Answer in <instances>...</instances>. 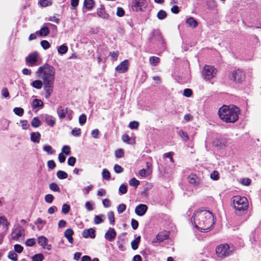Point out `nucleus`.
I'll return each instance as SVG.
<instances>
[{
	"mask_svg": "<svg viewBox=\"0 0 261 261\" xmlns=\"http://www.w3.org/2000/svg\"><path fill=\"white\" fill-rule=\"evenodd\" d=\"M103 220L101 218V216H95L94 217V223L96 224H98L102 223Z\"/></svg>",
	"mask_w": 261,
	"mask_h": 261,
	"instance_id": "64",
	"label": "nucleus"
},
{
	"mask_svg": "<svg viewBox=\"0 0 261 261\" xmlns=\"http://www.w3.org/2000/svg\"><path fill=\"white\" fill-rule=\"evenodd\" d=\"M233 247L227 244H221L216 249V252L218 257L224 258L229 256L233 251Z\"/></svg>",
	"mask_w": 261,
	"mask_h": 261,
	"instance_id": "5",
	"label": "nucleus"
},
{
	"mask_svg": "<svg viewBox=\"0 0 261 261\" xmlns=\"http://www.w3.org/2000/svg\"><path fill=\"white\" fill-rule=\"evenodd\" d=\"M129 185L136 188L140 185V181L135 177L132 178L129 180Z\"/></svg>",
	"mask_w": 261,
	"mask_h": 261,
	"instance_id": "37",
	"label": "nucleus"
},
{
	"mask_svg": "<svg viewBox=\"0 0 261 261\" xmlns=\"http://www.w3.org/2000/svg\"><path fill=\"white\" fill-rule=\"evenodd\" d=\"M108 217L111 225H114L115 222L114 214L113 212H110L108 214Z\"/></svg>",
	"mask_w": 261,
	"mask_h": 261,
	"instance_id": "44",
	"label": "nucleus"
},
{
	"mask_svg": "<svg viewBox=\"0 0 261 261\" xmlns=\"http://www.w3.org/2000/svg\"><path fill=\"white\" fill-rule=\"evenodd\" d=\"M71 134L74 137H79L81 134V129L80 128L75 127L71 130Z\"/></svg>",
	"mask_w": 261,
	"mask_h": 261,
	"instance_id": "41",
	"label": "nucleus"
},
{
	"mask_svg": "<svg viewBox=\"0 0 261 261\" xmlns=\"http://www.w3.org/2000/svg\"><path fill=\"white\" fill-rule=\"evenodd\" d=\"M23 248L19 244H16L14 245V251L20 253L22 252Z\"/></svg>",
	"mask_w": 261,
	"mask_h": 261,
	"instance_id": "57",
	"label": "nucleus"
},
{
	"mask_svg": "<svg viewBox=\"0 0 261 261\" xmlns=\"http://www.w3.org/2000/svg\"><path fill=\"white\" fill-rule=\"evenodd\" d=\"M57 176L60 179H65L68 177V174L65 171L59 170L57 173Z\"/></svg>",
	"mask_w": 261,
	"mask_h": 261,
	"instance_id": "35",
	"label": "nucleus"
},
{
	"mask_svg": "<svg viewBox=\"0 0 261 261\" xmlns=\"http://www.w3.org/2000/svg\"><path fill=\"white\" fill-rule=\"evenodd\" d=\"M39 57V54L37 51H34L30 54L25 58V62L27 64L31 66L37 65V62L38 61Z\"/></svg>",
	"mask_w": 261,
	"mask_h": 261,
	"instance_id": "9",
	"label": "nucleus"
},
{
	"mask_svg": "<svg viewBox=\"0 0 261 261\" xmlns=\"http://www.w3.org/2000/svg\"><path fill=\"white\" fill-rule=\"evenodd\" d=\"M62 151L66 155H69L70 153V148L69 146L64 145L62 147Z\"/></svg>",
	"mask_w": 261,
	"mask_h": 261,
	"instance_id": "59",
	"label": "nucleus"
},
{
	"mask_svg": "<svg viewBox=\"0 0 261 261\" xmlns=\"http://www.w3.org/2000/svg\"><path fill=\"white\" fill-rule=\"evenodd\" d=\"M79 123L81 125H83L86 122L87 117L85 114H82L79 117Z\"/></svg>",
	"mask_w": 261,
	"mask_h": 261,
	"instance_id": "49",
	"label": "nucleus"
},
{
	"mask_svg": "<svg viewBox=\"0 0 261 261\" xmlns=\"http://www.w3.org/2000/svg\"><path fill=\"white\" fill-rule=\"evenodd\" d=\"M8 257L13 261L17 260V255L15 251H10L8 253Z\"/></svg>",
	"mask_w": 261,
	"mask_h": 261,
	"instance_id": "40",
	"label": "nucleus"
},
{
	"mask_svg": "<svg viewBox=\"0 0 261 261\" xmlns=\"http://www.w3.org/2000/svg\"><path fill=\"white\" fill-rule=\"evenodd\" d=\"M128 126L130 129H137L139 126V122L136 121H132L129 123Z\"/></svg>",
	"mask_w": 261,
	"mask_h": 261,
	"instance_id": "55",
	"label": "nucleus"
},
{
	"mask_svg": "<svg viewBox=\"0 0 261 261\" xmlns=\"http://www.w3.org/2000/svg\"><path fill=\"white\" fill-rule=\"evenodd\" d=\"M45 200L47 203H50L54 200V196L51 194H47L45 196Z\"/></svg>",
	"mask_w": 261,
	"mask_h": 261,
	"instance_id": "54",
	"label": "nucleus"
},
{
	"mask_svg": "<svg viewBox=\"0 0 261 261\" xmlns=\"http://www.w3.org/2000/svg\"><path fill=\"white\" fill-rule=\"evenodd\" d=\"M102 176L103 179L109 180L111 177L110 172L107 169H103L102 172Z\"/></svg>",
	"mask_w": 261,
	"mask_h": 261,
	"instance_id": "38",
	"label": "nucleus"
},
{
	"mask_svg": "<svg viewBox=\"0 0 261 261\" xmlns=\"http://www.w3.org/2000/svg\"><path fill=\"white\" fill-rule=\"evenodd\" d=\"M24 237V229L22 226L18 225L14 228L11 233V238L12 240H18L20 239H23Z\"/></svg>",
	"mask_w": 261,
	"mask_h": 261,
	"instance_id": "8",
	"label": "nucleus"
},
{
	"mask_svg": "<svg viewBox=\"0 0 261 261\" xmlns=\"http://www.w3.org/2000/svg\"><path fill=\"white\" fill-rule=\"evenodd\" d=\"M41 122L40 120L37 117H34L31 121L32 126H33L34 127H36V128L40 126L41 125Z\"/></svg>",
	"mask_w": 261,
	"mask_h": 261,
	"instance_id": "33",
	"label": "nucleus"
},
{
	"mask_svg": "<svg viewBox=\"0 0 261 261\" xmlns=\"http://www.w3.org/2000/svg\"><path fill=\"white\" fill-rule=\"evenodd\" d=\"M43 259L44 256L41 253L35 254L32 257V260L33 261H42Z\"/></svg>",
	"mask_w": 261,
	"mask_h": 261,
	"instance_id": "43",
	"label": "nucleus"
},
{
	"mask_svg": "<svg viewBox=\"0 0 261 261\" xmlns=\"http://www.w3.org/2000/svg\"><path fill=\"white\" fill-rule=\"evenodd\" d=\"M140 239V236H138L131 242V246L133 250H135L138 249Z\"/></svg>",
	"mask_w": 261,
	"mask_h": 261,
	"instance_id": "26",
	"label": "nucleus"
},
{
	"mask_svg": "<svg viewBox=\"0 0 261 261\" xmlns=\"http://www.w3.org/2000/svg\"><path fill=\"white\" fill-rule=\"evenodd\" d=\"M97 14L99 17L104 19H108L109 18V15L106 12L103 6L97 9Z\"/></svg>",
	"mask_w": 261,
	"mask_h": 261,
	"instance_id": "20",
	"label": "nucleus"
},
{
	"mask_svg": "<svg viewBox=\"0 0 261 261\" xmlns=\"http://www.w3.org/2000/svg\"><path fill=\"white\" fill-rule=\"evenodd\" d=\"M168 237V231H164L159 233L152 240L153 243H160L167 239Z\"/></svg>",
	"mask_w": 261,
	"mask_h": 261,
	"instance_id": "12",
	"label": "nucleus"
},
{
	"mask_svg": "<svg viewBox=\"0 0 261 261\" xmlns=\"http://www.w3.org/2000/svg\"><path fill=\"white\" fill-rule=\"evenodd\" d=\"M122 140L124 142L129 144H134L135 143V140L130 139L129 137L126 134H124L122 136Z\"/></svg>",
	"mask_w": 261,
	"mask_h": 261,
	"instance_id": "30",
	"label": "nucleus"
},
{
	"mask_svg": "<svg viewBox=\"0 0 261 261\" xmlns=\"http://www.w3.org/2000/svg\"><path fill=\"white\" fill-rule=\"evenodd\" d=\"M186 24L189 27H191L193 29L196 28L198 26L197 21L192 17H190L187 19Z\"/></svg>",
	"mask_w": 261,
	"mask_h": 261,
	"instance_id": "21",
	"label": "nucleus"
},
{
	"mask_svg": "<svg viewBox=\"0 0 261 261\" xmlns=\"http://www.w3.org/2000/svg\"><path fill=\"white\" fill-rule=\"evenodd\" d=\"M240 109L233 105H223L218 111L220 118L227 123H234L238 120Z\"/></svg>",
	"mask_w": 261,
	"mask_h": 261,
	"instance_id": "2",
	"label": "nucleus"
},
{
	"mask_svg": "<svg viewBox=\"0 0 261 261\" xmlns=\"http://www.w3.org/2000/svg\"><path fill=\"white\" fill-rule=\"evenodd\" d=\"M148 6L146 0H133L132 3V8L135 11H142Z\"/></svg>",
	"mask_w": 261,
	"mask_h": 261,
	"instance_id": "7",
	"label": "nucleus"
},
{
	"mask_svg": "<svg viewBox=\"0 0 261 261\" xmlns=\"http://www.w3.org/2000/svg\"><path fill=\"white\" fill-rule=\"evenodd\" d=\"M149 61L151 65L155 66L160 63V59L157 57L152 56L149 58Z\"/></svg>",
	"mask_w": 261,
	"mask_h": 261,
	"instance_id": "25",
	"label": "nucleus"
},
{
	"mask_svg": "<svg viewBox=\"0 0 261 261\" xmlns=\"http://www.w3.org/2000/svg\"><path fill=\"white\" fill-rule=\"evenodd\" d=\"M43 87L46 91L45 97L48 98L53 92V83H43Z\"/></svg>",
	"mask_w": 261,
	"mask_h": 261,
	"instance_id": "17",
	"label": "nucleus"
},
{
	"mask_svg": "<svg viewBox=\"0 0 261 261\" xmlns=\"http://www.w3.org/2000/svg\"><path fill=\"white\" fill-rule=\"evenodd\" d=\"M128 67L129 62L127 60H125L116 67L115 70L119 73H123L128 70Z\"/></svg>",
	"mask_w": 261,
	"mask_h": 261,
	"instance_id": "11",
	"label": "nucleus"
},
{
	"mask_svg": "<svg viewBox=\"0 0 261 261\" xmlns=\"http://www.w3.org/2000/svg\"><path fill=\"white\" fill-rule=\"evenodd\" d=\"M38 243L44 249H46L48 250L51 249V245L47 244V239L44 236H40L38 238Z\"/></svg>",
	"mask_w": 261,
	"mask_h": 261,
	"instance_id": "15",
	"label": "nucleus"
},
{
	"mask_svg": "<svg viewBox=\"0 0 261 261\" xmlns=\"http://www.w3.org/2000/svg\"><path fill=\"white\" fill-rule=\"evenodd\" d=\"M233 206L237 215H241L247 210L248 207L247 199L244 196L240 195L234 196L232 198Z\"/></svg>",
	"mask_w": 261,
	"mask_h": 261,
	"instance_id": "4",
	"label": "nucleus"
},
{
	"mask_svg": "<svg viewBox=\"0 0 261 261\" xmlns=\"http://www.w3.org/2000/svg\"><path fill=\"white\" fill-rule=\"evenodd\" d=\"M188 181L193 186H197L200 183V179L195 174H191L188 177Z\"/></svg>",
	"mask_w": 261,
	"mask_h": 261,
	"instance_id": "18",
	"label": "nucleus"
},
{
	"mask_svg": "<svg viewBox=\"0 0 261 261\" xmlns=\"http://www.w3.org/2000/svg\"><path fill=\"white\" fill-rule=\"evenodd\" d=\"M41 45L44 49H47L49 48L50 44L46 40H43L41 42Z\"/></svg>",
	"mask_w": 261,
	"mask_h": 261,
	"instance_id": "62",
	"label": "nucleus"
},
{
	"mask_svg": "<svg viewBox=\"0 0 261 261\" xmlns=\"http://www.w3.org/2000/svg\"><path fill=\"white\" fill-rule=\"evenodd\" d=\"M51 4L50 0H40L39 4L42 7H46Z\"/></svg>",
	"mask_w": 261,
	"mask_h": 261,
	"instance_id": "56",
	"label": "nucleus"
},
{
	"mask_svg": "<svg viewBox=\"0 0 261 261\" xmlns=\"http://www.w3.org/2000/svg\"><path fill=\"white\" fill-rule=\"evenodd\" d=\"M126 205L124 204H120L117 207V212L118 213L120 214L125 211L126 210Z\"/></svg>",
	"mask_w": 261,
	"mask_h": 261,
	"instance_id": "47",
	"label": "nucleus"
},
{
	"mask_svg": "<svg viewBox=\"0 0 261 261\" xmlns=\"http://www.w3.org/2000/svg\"><path fill=\"white\" fill-rule=\"evenodd\" d=\"M127 188L126 185L122 184L119 189V192L121 194H124L127 192Z\"/></svg>",
	"mask_w": 261,
	"mask_h": 261,
	"instance_id": "48",
	"label": "nucleus"
},
{
	"mask_svg": "<svg viewBox=\"0 0 261 261\" xmlns=\"http://www.w3.org/2000/svg\"><path fill=\"white\" fill-rule=\"evenodd\" d=\"M230 79L236 82H242L245 80V74L242 70L239 69L233 71L232 77Z\"/></svg>",
	"mask_w": 261,
	"mask_h": 261,
	"instance_id": "10",
	"label": "nucleus"
},
{
	"mask_svg": "<svg viewBox=\"0 0 261 261\" xmlns=\"http://www.w3.org/2000/svg\"><path fill=\"white\" fill-rule=\"evenodd\" d=\"M36 73V76L44 82H53L55 80V69L47 64L40 67Z\"/></svg>",
	"mask_w": 261,
	"mask_h": 261,
	"instance_id": "3",
	"label": "nucleus"
},
{
	"mask_svg": "<svg viewBox=\"0 0 261 261\" xmlns=\"http://www.w3.org/2000/svg\"><path fill=\"white\" fill-rule=\"evenodd\" d=\"M251 179L248 178H243L241 179L240 182L244 186H249L251 183Z\"/></svg>",
	"mask_w": 261,
	"mask_h": 261,
	"instance_id": "53",
	"label": "nucleus"
},
{
	"mask_svg": "<svg viewBox=\"0 0 261 261\" xmlns=\"http://www.w3.org/2000/svg\"><path fill=\"white\" fill-rule=\"evenodd\" d=\"M147 210V206L146 204H140L135 208V213L139 216H143Z\"/></svg>",
	"mask_w": 261,
	"mask_h": 261,
	"instance_id": "13",
	"label": "nucleus"
},
{
	"mask_svg": "<svg viewBox=\"0 0 261 261\" xmlns=\"http://www.w3.org/2000/svg\"><path fill=\"white\" fill-rule=\"evenodd\" d=\"M45 122L51 127H53L55 124V120L53 116L46 115L45 118Z\"/></svg>",
	"mask_w": 261,
	"mask_h": 261,
	"instance_id": "24",
	"label": "nucleus"
},
{
	"mask_svg": "<svg viewBox=\"0 0 261 261\" xmlns=\"http://www.w3.org/2000/svg\"><path fill=\"white\" fill-rule=\"evenodd\" d=\"M94 4L95 2L94 0H85L84 2V6L87 9L91 10L93 7Z\"/></svg>",
	"mask_w": 261,
	"mask_h": 261,
	"instance_id": "27",
	"label": "nucleus"
},
{
	"mask_svg": "<svg viewBox=\"0 0 261 261\" xmlns=\"http://www.w3.org/2000/svg\"><path fill=\"white\" fill-rule=\"evenodd\" d=\"M73 233V231L71 228L67 229L64 232V236L67 239L68 242L71 244H72L73 242V239L72 238Z\"/></svg>",
	"mask_w": 261,
	"mask_h": 261,
	"instance_id": "22",
	"label": "nucleus"
},
{
	"mask_svg": "<svg viewBox=\"0 0 261 261\" xmlns=\"http://www.w3.org/2000/svg\"><path fill=\"white\" fill-rule=\"evenodd\" d=\"M211 178L215 180H217L219 178V173L217 171H214L211 174Z\"/></svg>",
	"mask_w": 261,
	"mask_h": 261,
	"instance_id": "51",
	"label": "nucleus"
},
{
	"mask_svg": "<svg viewBox=\"0 0 261 261\" xmlns=\"http://www.w3.org/2000/svg\"><path fill=\"white\" fill-rule=\"evenodd\" d=\"M57 113L60 119L64 118L68 113V109L66 108H65L62 107H60L57 109Z\"/></svg>",
	"mask_w": 261,
	"mask_h": 261,
	"instance_id": "23",
	"label": "nucleus"
},
{
	"mask_svg": "<svg viewBox=\"0 0 261 261\" xmlns=\"http://www.w3.org/2000/svg\"><path fill=\"white\" fill-rule=\"evenodd\" d=\"M43 105V102L38 99H35L33 101L32 106L34 108H37L40 107H42Z\"/></svg>",
	"mask_w": 261,
	"mask_h": 261,
	"instance_id": "34",
	"label": "nucleus"
},
{
	"mask_svg": "<svg viewBox=\"0 0 261 261\" xmlns=\"http://www.w3.org/2000/svg\"><path fill=\"white\" fill-rule=\"evenodd\" d=\"M82 236L84 238H90L91 239H94L95 237V231L93 228L85 229L82 232Z\"/></svg>",
	"mask_w": 261,
	"mask_h": 261,
	"instance_id": "16",
	"label": "nucleus"
},
{
	"mask_svg": "<svg viewBox=\"0 0 261 261\" xmlns=\"http://www.w3.org/2000/svg\"><path fill=\"white\" fill-rule=\"evenodd\" d=\"M166 17H167V13L165 11H164L163 10H160L157 14V17L158 19H159L160 20L164 19Z\"/></svg>",
	"mask_w": 261,
	"mask_h": 261,
	"instance_id": "39",
	"label": "nucleus"
},
{
	"mask_svg": "<svg viewBox=\"0 0 261 261\" xmlns=\"http://www.w3.org/2000/svg\"><path fill=\"white\" fill-rule=\"evenodd\" d=\"M49 188L51 190L54 192H59L60 188L58 185L55 182H52L49 185Z\"/></svg>",
	"mask_w": 261,
	"mask_h": 261,
	"instance_id": "46",
	"label": "nucleus"
},
{
	"mask_svg": "<svg viewBox=\"0 0 261 261\" xmlns=\"http://www.w3.org/2000/svg\"><path fill=\"white\" fill-rule=\"evenodd\" d=\"M43 150L48 154H53L55 152L53 147L48 145H45L43 146Z\"/></svg>",
	"mask_w": 261,
	"mask_h": 261,
	"instance_id": "31",
	"label": "nucleus"
},
{
	"mask_svg": "<svg viewBox=\"0 0 261 261\" xmlns=\"http://www.w3.org/2000/svg\"><path fill=\"white\" fill-rule=\"evenodd\" d=\"M192 221L195 227L201 232L209 231L215 223L213 213L205 210L195 211L192 217Z\"/></svg>",
	"mask_w": 261,
	"mask_h": 261,
	"instance_id": "1",
	"label": "nucleus"
},
{
	"mask_svg": "<svg viewBox=\"0 0 261 261\" xmlns=\"http://www.w3.org/2000/svg\"><path fill=\"white\" fill-rule=\"evenodd\" d=\"M114 170L116 173H120L123 171V169L120 166L116 164L114 167Z\"/></svg>",
	"mask_w": 261,
	"mask_h": 261,
	"instance_id": "63",
	"label": "nucleus"
},
{
	"mask_svg": "<svg viewBox=\"0 0 261 261\" xmlns=\"http://www.w3.org/2000/svg\"><path fill=\"white\" fill-rule=\"evenodd\" d=\"M115 155L117 158H121L124 155V152L123 149H119L115 151Z\"/></svg>",
	"mask_w": 261,
	"mask_h": 261,
	"instance_id": "50",
	"label": "nucleus"
},
{
	"mask_svg": "<svg viewBox=\"0 0 261 261\" xmlns=\"http://www.w3.org/2000/svg\"><path fill=\"white\" fill-rule=\"evenodd\" d=\"M49 33V29L47 27L43 26L39 32V34L41 36H46Z\"/></svg>",
	"mask_w": 261,
	"mask_h": 261,
	"instance_id": "29",
	"label": "nucleus"
},
{
	"mask_svg": "<svg viewBox=\"0 0 261 261\" xmlns=\"http://www.w3.org/2000/svg\"><path fill=\"white\" fill-rule=\"evenodd\" d=\"M0 224L2 225L5 226L7 228H8L9 225V223L8 222L7 219L4 216L0 217Z\"/></svg>",
	"mask_w": 261,
	"mask_h": 261,
	"instance_id": "45",
	"label": "nucleus"
},
{
	"mask_svg": "<svg viewBox=\"0 0 261 261\" xmlns=\"http://www.w3.org/2000/svg\"><path fill=\"white\" fill-rule=\"evenodd\" d=\"M117 244L118 247L120 250L124 251L126 249V248L124 245V240L123 239L118 238V241L117 242Z\"/></svg>",
	"mask_w": 261,
	"mask_h": 261,
	"instance_id": "28",
	"label": "nucleus"
},
{
	"mask_svg": "<svg viewBox=\"0 0 261 261\" xmlns=\"http://www.w3.org/2000/svg\"><path fill=\"white\" fill-rule=\"evenodd\" d=\"M67 51L68 47L65 44L60 46L58 48V53L60 55H64L66 54Z\"/></svg>",
	"mask_w": 261,
	"mask_h": 261,
	"instance_id": "32",
	"label": "nucleus"
},
{
	"mask_svg": "<svg viewBox=\"0 0 261 261\" xmlns=\"http://www.w3.org/2000/svg\"><path fill=\"white\" fill-rule=\"evenodd\" d=\"M25 244L27 246H33L35 244V239H29L25 241Z\"/></svg>",
	"mask_w": 261,
	"mask_h": 261,
	"instance_id": "61",
	"label": "nucleus"
},
{
	"mask_svg": "<svg viewBox=\"0 0 261 261\" xmlns=\"http://www.w3.org/2000/svg\"><path fill=\"white\" fill-rule=\"evenodd\" d=\"M70 207L67 204H64L62 208V212L65 214H67L70 211Z\"/></svg>",
	"mask_w": 261,
	"mask_h": 261,
	"instance_id": "52",
	"label": "nucleus"
},
{
	"mask_svg": "<svg viewBox=\"0 0 261 261\" xmlns=\"http://www.w3.org/2000/svg\"><path fill=\"white\" fill-rule=\"evenodd\" d=\"M116 236V232L114 228H109L108 230L106 232L105 235V238L106 240L110 242L113 241Z\"/></svg>",
	"mask_w": 261,
	"mask_h": 261,
	"instance_id": "14",
	"label": "nucleus"
},
{
	"mask_svg": "<svg viewBox=\"0 0 261 261\" xmlns=\"http://www.w3.org/2000/svg\"><path fill=\"white\" fill-rule=\"evenodd\" d=\"M30 139L35 143H39L41 139V134L39 132H32L30 134Z\"/></svg>",
	"mask_w": 261,
	"mask_h": 261,
	"instance_id": "19",
	"label": "nucleus"
},
{
	"mask_svg": "<svg viewBox=\"0 0 261 261\" xmlns=\"http://www.w3.org/2000/svg\"><path fill=\"white\" fill-rule=\"evenodd\" d=\"M217 73V70L214 66L205 65L202 70V75L206 80H210L215 76Z\"/></svg>",
	"mask_w": 261,
	"mask_h": 261,
	"instance_id": "6",
	"label": "nucleus"
},
{
	"mask_svg": "<svg viewBox=\"0 0 261 261\" xmlns=\"http://www.w3.org/2000/svg\"><path fill=\"white\" fill-rule=\"evenodd\" d=\"M13 112L15 115L22 116L24 113V110L21 108L15 107L13 109Z\"/></svg>",
	"mask_w": 261,
	"mask_h": 261,
	"instance_id": "36",
	"label": "nucleus"
},
{
	"mask_svg": "<svg viewBox=\"0 0 261 261\" xmlns=\"http://www.w3.org/2000/svg\"><path fill=\"white\" fill-rule=\"evenodd\" d=\"M178 134L184 141H187L189 140V137L186 132L180 130L178 132Z\"/></svg>",
	"mask_w": 261,
	"mask_h": 261,
	"instance_id": "42",
	"label": "nucleus"
},
{
	"mask_svg": "<svg viewBox=\"0 0 261 261\" xmlns=\"http://www.w3.org/2000/svg\"><path fill=\"white\" fill-rule=\"evenodd\" d=\"M76 159L73 156H70L68 158L67 163L69 166H73L75 163Z\"/></svg>",
	"mask_w": 261,
	"mask_h": 261,
	"instance_id": "58",
	"label": "nucleus"
},
{
	"mask_svg": "<svg viewBox=\"0 0 261 261\" xmlns=\"http://www.w3.org/2000/svg\"><path fill=\"white\" fill-rule=\"evenodd\" d=\"M192 94V91L190 89H185L184 90L183 95L187 97H190Z\"/></svg>",
	"mask_w": 261,
	"mask_h": 261,
	"instance_id": "60",
	"label": "nucleus"
}]
</instances>
